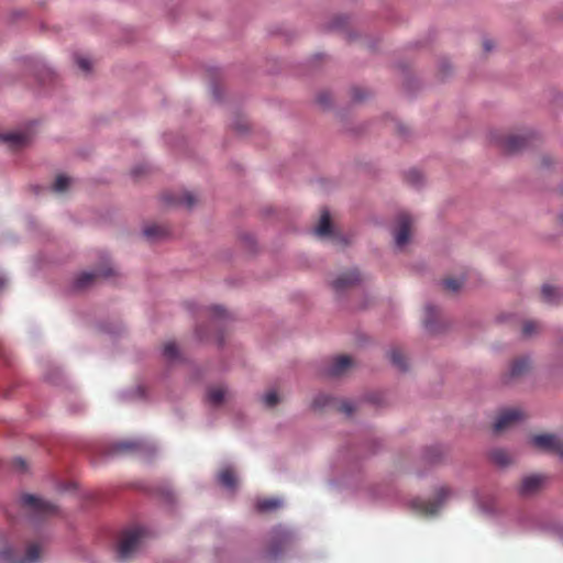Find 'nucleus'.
<instances>
[{
    "instance_id": "f257e3e1",
    "label": "nucleus",
    "mask_w": 563,
    "mask_h": 563,
    "mask_svg": "<svg viewBox=\"0 0 563 563\" xmlns=\"http://www.w3.org/2000/svg\"><path fill=\"white\" fill-rule=\"evenodd\" d=\"M42 544L38 542H29L24 555H19L11 547H5L0 551V561L2 563H35L40 560Z\"/></svg>"
},
{
    "instance_id": "f03ea898",
    "label": "nucleus",
    "mask_w": 563,
    "mask_h": 563,
    "mask_svg": "<svg viewBox=\"0 0 563 563\" xmlns=\"http://www.w3.org/2000/svg\"><path fill=\"white\" fill-rule=\"evenodd\" d=\"M21 505L30 516L36 518H46L57 512L54 504L29 494L21 497Z\"/></svg>"
},
{
    "instance_id": "7ed1b4c3",
    "label": "nucleus",
    "mask_w": 563,
    "mask_h": 563,
    "mask_svg": "<svg viewBox=\"0 0 563 563\" xmlns=\"http://www.w3.org/2000/svg\"><path fill=\"white\" fill-rule=\"evenodd\" d=\"M294 541L295 537L289 530L283 527L275 528L272 532L271 544L267 552L268 556L271 559H277L280 553L292 545Z\"/></svg>"
},
{
    "instance_id": "20e7f679",
    "label": "nucleus",
    "mask_w": 563,
    "mask_h": 563,
    "mask_svg": "<svg viewBox=\"0 0 563 563\" xmlns=\"http://www.w3.org/2000/svg\"><path fill=\"white\" fill-rule=\"evenodd\" d=\"M450 495L451 490L448 487L442 486L437 490V495L433 500L417 499L412 501V507L421 515L432 516L439 511L440 507Z\"/></svg>"
},
{
    "instance_id": "39448f33",
    "label": "nucleus",
    "mask_w": 563,
    "mask_h": 563,
    "mask_svg": "<svg viewBox=\"0 0 563 563\" xmlns=\"http://www.w3.org/2000/svg\"><path fill=\"white\" fill-rule=\"evenodd\" d=\"M144 536L143 528H134L128 531H124L118 543V553L120 558L126 559L129 558L139 547L141 539Z\"/></svg>"
},
{
    "instance_id": "423d86ee",
    "label": "nucleus",
    "mask_w": 563,
    "mask_h": 563,
    "mask_svg": "<svg viewBox=\"0 0 563 563\" xmlns=\"http://www.w3.org/2000/svg\"><path fill=\"white\" fill-rule=\"evenodd\" d=\"M530 443L541 451L563 457V440L555 434L543 433L533 435L530 439Z\"/></svg>"
},
{
    "instance_id": "0eeeda50",
    "label": "nucleus",
    "mask_w": 563,
    "mask_h": 563,
    "mask_svg": "<svg viewBox=\"0 0 563 563\" xmlns=\"http://www.w3.org/2000/svg\"><path fill=\"white\" fill-rule=\"evenodd\" d=\"M493 140L503 151L509 154L520 151L527 144V137L523 135L500 132L493 134Z\"/></svg>"
},
{
    "instance_id": "6e6552de",
    "label": "nucleus",
    "mask_w": 563,
    "mask_h": 563,
    "mask_svg": "<svg viewBox=\"0 0 563 563\" xmlns=\"http://www.w3.org/2000/svg\"><path fill=\"white\" fill-rule=\"evenodd\" d=\"M412 223V218L408 213L401 212L398 214L394 231L395 242L398 247H402L409 242Z\"/></svg>"
},
{
    "instance_id": "1a4fd4ad",
    "label": "nucleus",
    "mask_w": 563,
    "mask_h": 563,
    "mask_svg": "<svg viewBox=\"0 0 563 563\" xmlns=\"http://www.w3.org/2000/svg\"><path fill=\"white\" fill-rule=\"evenodd\" d=\"M523 418H525L523 411L518 408H510V409L503 410V411H500V413L498 415V417L494 423V431L496 433H500V432L509 429L510 427H512L514 424H516Z\"/></svg>"
},
{
    "instance_id": "9d476101",
    "label": "nucleus",
    "mask_w": 563,
    "mask_h": 563,
    "mask_svg": "<svg viewBox=\"0 0 563 563\" xmlns=\"http://www.w3.org/2000/svg\"><path fill=\"white\" fill-rule=\"evenodd\" d=\"M114 275V269L112 267H107L104 269H98L97 272H85L81 273L74 282V287L77 290H85L92 286L99 277L109 278Z\"/></svg>"
},
{
    "instance_id": "9b49d317",
    "label": "nucleus",
    "mask_w": 563,
    "mask_h": 563,
    "mask_svg": "<svg viewBox=\"0 0 563 563\" xmlns=\"http://www.w3.org/2000/svg\"><path fill=\"white\" fill-rule=\"evenodd\" d=\"M162 199L166 205L169 206H185L187 208H192L196 202L197 198L192 192L189 191H181V192H164L162 195Z\"/></svg>"
},
{
    "instance_id": "f8f14e48",
    "label": "nucleus",
    "mask_w": 563,
    "mask_h": 563,
    "mask_svg": "<svg viewBox=\"0 0 563 563\" xmlns=\"http://www.w3.org/2000/svg\"><path fill=\"white\" fill-rule=\"evenodd\" d=\"M545 477L542 475H529L522 478L519 485V494L521 496L528 497L537 494L541 490L544 484Z\"/></svg>"
},
{
    "instance_id": "ddd939ff",
    "label": "nucleus",
    "mask_w": 563,
    "mask_h": 563,
    "mask_svg": "<svg viewBox=\"0 0 563 563\" xmlns=\"http://www.w3.org/2000/svg\"><path fill=\"white\" fill-rule=\"evenodd\" d=\"M353 365V360L347 355H340L332 360L327 369L329 376H341Z\"/></svg>"
},
{
    "instance_id": "4468645a",
    "label": "nucleus",
    "mask_w": 563,
    "mask_h": 563,
    "mask_svg": "<svg viewBox=\"0 0 563 563\" xmlns=\"http://www.w3.org/2000/svg\"><path fill=\"white\" fill-rule=\"evenodd\" d=\"M361 280L360 273L357 271H350L340 275L332 282V287L336 291H343L349 287L356 285Z\"/></svg>"
},
{
    "instance_id": "2eb2a0df",
    "label": "nucleus",
    "mask_w": 563,
    "mask_h": 563,
    "mask_svg": "<svg viewBox=\"0 0 563 563\" xmlns=\"http://www.w3.org/2000/svg\"><path fill=\"white\" fill-rule=\"evenodd\" d=\"M30 140L25 132H9L0 135V141L9 144L12 148L24 146Z\"/></svg>"
},
{
    "instance_id": "dca6fc26",
    "label": "nucleus",
    "mask_w": 563,
    "mask_h": 563,
    "mask_svg": "<svg viewBox=\"0 0 563 563\" xmlns=\"http://www.w3.org/2000/svg\"><path fill=\"white\" fill-rule=\"evenodd\" d=\"M541 296L544 302L558 305L563 300V290L551 285H543Z\"/></svg>"
},
{
    "instance_id": "f3484780",
    "label": "nucleus",
    "mask_w": 563,
    "mask_h": 563,
    "mask_svg": "<svg viewBox=\"0 0 563 563\" xmlns=\"http://www.w3.org/2000/svg\"><path fill=\"white\" fill-rule=\"evenodd\" d=\"M314 234L320 238L330 236L332 234V224L328 210L322 211L319 223L314 228Z\"/></svg>"
},
{
    "instance_id": "a211bd4d",
    "label": "nucleus",
    "mask_w": 563,
    "mask_h": 563,
    "mask_svg": "<svg viewBox=\"0 0 563 563\" xmlns=\"http://www.w3.org/2000/svg\"><path fill=\"white\" fill-rule=\"evenodd\" d=\"M530 368V362L527 357L516 358L510 366L509 377L519 378L523 376Z\"/></svg>"
},
{
    "instance_id": "6ab92c4d",
    "label": "nucleus",
    "mask_w": 563,
    "mask_h": 563,
    "mask_svg": "<svg viewBox=\"0 0 563 563\" xmlns=\"http://www.w3.org/2000/svg\"><path fill=\"white\" fill-rule=\"evenodd\" d=\"M227 395V389L223 386H211L207 391V400L212 406H220Z\"/></svg>"
},
{
    "instance_id": "aec40b11",
    "label": "nucleus",
    "mask_w": 563,
    "mask_h": 563,
    "mask_svg": "<svg viewBox=\"0 0 563 563\" xmlns=\"http://www.w3.org/2000/svg\"><path fill=\"white\" fill-rule=\"evenodd\" d=\"M144 446L142 441L139 440H125L114 444V451L117 453H133L139 452Z\"/></svg>"
},
{
    "instance_id": "412c9836",
    "label": "nucleus",
    "mask_w": 563,
    "mask_h": 563,
    "mask_svg": "<svg viewBox=\"0 0 563 563\" xmlns=\"http://www.w3.org/2000/svg\"><path fill=\"white\" fill-rule=\"evenodd\" d=\"M219 483L229 489H234L236 487V476L233 470L227 467L220 471L218 475Z\"/></svg>"
},
{
    "instance_id": "4be33fe9",
    "label": "nucleus",
    "mask_w": 563,
    "mask_h": 563,
    "mask_svg": "<svg viewBox=\"0 0 563 563\" xmlns=\"http://www.w3.org/2000/svg\"><path fill=\"white\" fill-rule=\"evenodd\" d=\"M492 461L499 466H507L511 463L509 453L501 449H496L490 453Z\"/></svg>"
},
{
    "instance_id": "5701e85b",
    "label": "nucleus",
    "mask_w": 563,
    "mask_h": 563,
    "mask_svg": "<svg viewBox=\"0 0 563 563\" xmlns=\"http://www.w3.org/2000/svg\"><path fill=\"white\" fill-rule=\"evenodd\" d=\"M282 506V501L276 498H266L258 500L256 504V508L258 511H271L279 508Z\"/></svg>"
},
{
    "instance_id": "b1692460",
    "label": "nucleus",
    "mask_w": 563,
    "mask_h": 563,
    "mask_svg": "<svg viewBox=\"0 0 563 563\" xmlns=\"http://www.w3.org/2000/svg\"><path fill=\"white\" fill-rule=\"evenodd\" d=\"M437 316H438V310L435 307L430 306V305L426 306L423 323L429 331H434L433 321Z\"/></svg>"
},
{
    "instance_id": "393cba45",
    "label": "nucleus",
    "mask_w": 563,
    "mask_h": 563,
    "mask_svg": "<svg viewBox=\"0 0 563 563\" xmlns=\"http://www.w3.org/2000/svg\"><path fill=\"white\" fill-rule=\"evenodd\" d=\"M390 361L400 371H405L407 368L406 356L399 350H393L390 352Z\"/></svg>"
},
{
    "instance_id": "a878e982",
    "label": "nucleus",
    "mask_w": 563,
    "mask_h": 563,
    "mask_svg": "<svg viewBox=\"0 0 563 563\" xmlns=\"http://www.w3.org/2000/svg\"><path fill=\"white\" fill-rule=\"evenodd\" d=\"M70 178L65 175H58L53 184V190L55 192H64L70 185Z\"/></svg>"
},
{
    "instance_id": "bb28decb",
    "label": "nucleus",
    "mask_w": 563,
    "mask_h": 563,
    "mask_svg": "<svg viewBox=\"0 0 563 563\" xmlns=\"http://www.w3.org/2000/svg\"><path fill=\"white\" fill-rule=\"evenodd\" d=\"M405 179L408 184H410L411 186H416L418 187L419 185L422 184V180H423V176L422 174L417 170V169H410L406 173L405 175Z\"/></svg>"
},
{
    "instance_id": "cd10ccee",
    "label": "nucleus",
    "mask_w": 563,
    "mask_h": 563,
    "mask_svg": "<svg viewBox=\"0 0 563 563\" xmlns=\"http://www.w3.org/2000/svg\"><path fill=\"white\" fill-rule=\"evenodd\" d=\"M163 354L168 361H175L179 357L178 349L174 342H167L164 345Z\"/></svg>"
},
{
    "instance_id": "c85d7f7f",
    "label": "nucleus",
    "mask_w": 563,
    "mask_h": 563,
    "mask_svg": "<svg viewBox=\"0 0 563 563\" xmlns=\"http://www.w3.org/2000/svg\"><path fill=\"white\" fill-rule=\"evenodd\" d=\"M144 234L148 239H155L166 235L167 231L165 228H162L159 225H148L144 229Z\"/></svg>"
},
{
    "instance_id": "c756f323",
    "label": "nucleus",
    "mask_w": 563,
    "mask_h": 563,
    "mask_svg": "<svg viewBox=\"0 0 563 563\" xmlns=\"http://www.w3.org/2000/svg\"><path fill=\"white\" fill-rule=\"evenodd\" d=\"M540 328V324L537 321L528 320L522 325V334L525 336H531L537 333Z\"/></svg>"
},
{
    "instance_id": "7c9ffc66",
    "label": "nucleus",
    "mask_w": 563,
    "mask_h": 563,
    "mask_svg": "<svg viewBox=\"0 0 563 563\" xmlns=\"http://www.w3.org/2000/svg\"><path fill=\"white\" fill-rule=\"evenodd\" d=\"M463 283V280L456 278H445L443 280V287L449 291L455 292L462 287Z\"/></svg>"
},
{
    "instance_id": "2f4dec72",
    "label": "nucleus",
    "mask_w": 563,
    "mask_h": 563,
    "mask_svg": "<svg viewBox=\"0 0 563 563\" xmlns=\"http://www.w3.org/2000/svg\"><path fill=\"white\" fill-rule=\"evenodd\" d=\"M263 401H264L266 407L272 408V407H274V406H276L278 404L279 398H278V395H277L276 391L271 390V391H268V393H266L264 395Z\"/></svg>"
},
{
    "instance_id": "473e14b6",
    "label": "nucleus",
    "mask_w": 563,
    "mask_h": 563,
    "mask_svg": "<svg viewBox=\"0 0 563 563\" xmlns=\"http://www.w3.org/2000/svg\"><path fill=\"white\" fill-rule=\"evenodd\" d=\"M210 313L213 319H225L228 317V312L219 306L212 307Z\"/></svg>"
},
{
    "instance_id": "72a5a7b5",
    "label": "nucleus",
    "mask_w": 563,
    "mask_h": 563,
    "mask_svg": "<svg viewBox=\"0 0 563 563\" xmlns=\"http://www.w3.org/2000/svg\"><path fill=\"white\" fill-rule=\"evenodd\" d=\"M77 64H78L79 68L82 69L86 73L89 71L90 68H91V63L86 57H78L77 58Z\"/></svg>"
},
{
    "instance_id": "f704fd0d",
    "label": "nucleus",
    "mask_w": 563,
    "mask_h": 563,
    "mask_svg": "<svg viewBox=\"0 0 563 563\" xmlns=\"http://www.w3.org/2000/svg\"><path fill=\"white\" fill-rule=\"evenodd\" d=\"M340 410H341L342 412H344L345 415L350 416V415H352V413L354 412V410H355V409H354V406H353V404H352V402H350V401H344V402H342V405L340 406Z\"/></svg>"
},
{
    "instance_id": "c9c22d12",
    "label": "nucleus",
    "mask_w": 563,
    "mask_h": 563,
    "mask_svg": "<svg viewBox=\"0 0 563 563\" xmlns=\"http://www.w3.org/2000/svg\"><path fill=\"white\" fill-rule=\"evenodd\" d=\"M13 465L16 470L21 471V472H24L26 471L27 466H26V462L21 459V457H18L13 461Z\"/></svg>"
},
{
    "instance_id": "e433bc0d",
    "label": "nucleus",
    "mask_w": 563,
    "mask_h": 563,
    "mask_svg": "<svg viewBox=\"0 0 563 563\" xmlns=\"http://www.w3.org/2000/svg\"><path fill=\"white\" fill-rule=\"evenodd\" d=\"M429 454L428 459L431 462H435L441 456V451L439 448H432L429 450Z\"/></svg>"
},
{
    "instance_id": "4c0bfd02",
    "label": "nucleus",
    "mask_w": 563,
    "mask_h": 563,
    "mask_svg": "<svg viewBox=\"0 0 563 563\" xmlns=\"http://www.w3.org/2000/svg\"><path fill=\"white\" fill-rule=\"evenodd\" d=\"M328 401H329L328 397L321 396L314 400V406L316 407L325 406L328 404Z\"/></svg>"
},
{
    "instance_id": "58836bf2",
    "label": "nucleus",
    "mask_w": 563,
    "mask_h": 563,
    "mask_svg": "<svg viewBox=\"0 0 563 563\" xmlns=\"http://www.w3.org/2000/svg\"><path fill=\"white\" fill-rule=\"evenodd\" d=\"M493 46H494V44L490 40H485L483 42V47H484L485 52H490Z\"/></svg>"
},
{
    "instance_id": "ea45409f",
    "label": "nucleus",
    "mask_w": 563,
    "mask_h": 563,
    "mask_svg": "<svg viewBox=\"0 0 563 563\" xmlns=\"http://www.w3.org/2000/svg\"><path fill=\"white\" fill-rule=\"evenodd\" d=\"M197 335H198V336H199V339H201V340H205V339L207 340V339H208V336H207V335H205V334H202V333H201V329H197Z\"/></svg>"
},
{
    "instance_id": "a19ab883",
    "label": "nucleus",
    "mask_w": 563,
    "mask_h": 563,
    "mask_svg": "<svg viewBox=\"0 0 563 563\" xmlns=\"http://www.w3.org/2000/svg\"><path fill=\"white\" fill-rule=\"evenodd\" d=\"M5 285V279L0 277V289Z\"/></svg>"
}]
</instances>
